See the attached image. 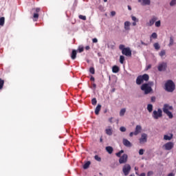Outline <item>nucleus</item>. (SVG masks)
<instances>
[{"mask_svg": "<svg viewBox=\"0 0 176 176\" xmlns=\"http://www.w3.org/2000/svg\"><path fill=\"white\" fill-rule=\"evenodd\" d=\"M162 148H164L165 151H171V149L174 148V143L173 142H168L163 145Z\"/></svg>", "mask_w": 176, "mask_h": 176, "instance_id": "nucleus-9", "label": "nucleus"}, {"mask_svg": "<svg viewBox=\"0 0 176 176\" xmlns=\"http://www.w3.org/2000/svg\"><path fill=\"white\" fill-rule=\"evenodd\" d=\"M166 91H168V93H173L174 89H166Z\"/></svg>", "mask_w": 176, "mask_h": 176, "instance_id": "nucleus-45", "label": "nucleus"}, {"mask_svg": "<svg viewBox=\"0 0 176 176\" xmlns=\"http://www.w3.org/2000/svg\"><path fill=\"white\" fill-rule=\"evenodd\" d=\"M33 10H35L36 12L33 14V19H34V21H37L38 19H39V13L41 12V8H36V9L34 8Z\"/></svg>", "mask_w": 176, "mask_h": 176, "instance_id": "nucleus-11", "label": "nucleus"}, {"mask_svg": "<svg viewBox=\"0 0 176 176\" xmlns=\"http://www.w3.org/2000/svg\"><path fill=\"white\" fill-rule=\"evenodd\" d=\"M130 21H125L124 22V30H126V31H129L130 30Z\"/></svg>", "mask_w": 176, "mask_h": 176, "instance_id": "nucleus-19", "label": "nucleus"}, {"mask_svg": "<svg viewBox=\"0 0 176 176\" xmlns=\"http://www.w3.org/2000/svg\"><path fill=\"white\" fill-rule=\"evenodd\" d=\"M174 107L173 106L168 104H164V107L162 108V111L164 113L167 115L169 119H173L174 118V116L173 115V113L170 111H173Z\"/></svg>", "mask_w": 176, "mask_h": 176, "instance_id": "nucleus-1", "label": "nucleus"}, {"mask_svg": "<svg viewBox=\"0 0 176 176\" xmlns=\"http://www.w3.org/2000/svg\"><path fill=\"white\" fill-rule=\"evenodd\" d=\"M89 72L92 75H94V74L96 73V70L94 69V67H90L89 68Z\"/></svg>", "mask_w": 176, "mask_h": 176, "instance_id": "nucleus-35", "label": "nucleus"}, {"mask_svg": "<svg viewBox=\"0 0 176 176\" xmlns=\"http://www.w3.org/2000/svg\"><path fill=\"white\" fill-rule=\"evenodd\" d=\"M120 69H119V67H118L117 65H114L112 67V72H113V74H118V72H119Z\"/></svg>", "mask_w": 176, "mask_h": 176, "instance_id": "nucleus-20", "label": "nucleus"}, {"mask_svg": "<svg viewBox=\"0 0 176 176\" xmlns=\"http://www.w3.org/2000/svg\"><path fill=\"white\" fill-rule=\"evenodd\" d=\"M170 6H174V5H176V0H172L170 3Z\"/></svg>", "mask_w": 176, "mask_h": 176, "instance_id": "nucleus-42", "label": "nucleus"}, {"mask_svg": "<svg viewBox=\"0 0 176 176\" xmlns=\"http://www.w3.org/2000/svg\"><path fill=\"white\" fill-rule=\"evenodd\" d=\"M151 68H152V65H147V67H146V69H147V70H148V69H151Z\"/></svg>", "mask_w": 176, "mask_h": 176, "instance_id": "nucleus-52", "label": "nucleus"}, {"mask_svg": "<svg viewBox=\"0 0 176 176\" xmlns=\"http://www.w3.org/2000/svg\"><path fill=\"white\" fill-rule=\"evenodd\" d=\"M116 12L115 11H111V17H113V16H116Z\"/></svg>", "mask_w": 176, "mask_h": 176, "instance_id": "nucleus-47", "label": "nucleus"}, {"mask_svg": "<svg viewBox=\"0 0 176 176\" xmlns=\"http://www.w3.org/2000/svg\"><path fill=\"white\" fill-rule=\"evenodd\" d=\"M112 91V93H113V91H115V89H112V91Z\"/></svg>", "mask_w": 176, "mask_h": 176, "instance_id": "nucleus-61", "label": "nucleus"}, {"mask_svg": "<svg viewBox=\"0 0 176 176\" xmlns=\"http://www.w3.org/2000/svg\"><path fill=\"white\" fill-rule=\"evenodd\" d=\"M141 131H142V127H141L140 125H137L135 126V131H134L135 135H138V134H140Z\"/></svg>", "mask_w": 176, "mask_h": 176, "instance_id": "nucleus-14", "label": "nucleus"}, {"mask_svg": "<svg viewBox=\"0 0 176 176\" xmlns=\"http://www.w3.org/2000/svg\"><path fill=\"white\" fill-rule=\"evenodd\" d=\"M142 93L144 94H151V93H153V89H142Z\"/></svg>", "mask_w": 176, "mask_h": 176, "instance_id": "nucleus-18", "label": "nucleus"}, {"mask_svg": "<svg viewBox=\"0 0 176 176\" xmlns=\"http://www.w3.org/2000/svg\"><path fill=\"white\" fill-rule=\"evenodd\" d=\"M129 10H131V7L130 6H128Z\"/></svg>", "mask_w": 176, "mask_h": 176, "instance_id": "nucleus-57", "label": "nucleus"}, {"mask_svg": "<svg viewBox=\"0 0 176 176\" xmlns=\"http://www.w3.org/2000/svg\"><path fill=\"white\" fill-rule=\"evenodd\" d=\"M165 89H175V83L172 80H168L165 83Z\"/></svg>", "mask_w": 176, "mask_h": 176, "instance_id": "nucleus-6", "label": "nucleus"}, {"mask_svg": "<svg viewBox=\"0 0 176 176\" xmlns=\"http://www.w3.org/2000/svg\"><path fill=\"white\" fill-rule=\"evenodd\" d=\"M130 171H131V166L129 164H126L122 167V172L124 173V175H129L130 174Z\"/></svg>", "mask_w": 176, "mask_h": 176, "instance_id": "nucleus-5", "label": "nucleus"}, {"mask_svg": "<svg viewBox=\"0 0 176 176\" xmlns=\"http://www.w3.org/2000/svg\"><path fill=\"white\" fill-rule=\"evenodd\" d=\"M135 170H137V168H135Z\"/></svg>", "mask_w": 176, "mask_h": 176, "instance_id": "nucleus-64", "label": "nucleus"}, {"mask_svg": "<svg viewBox=\"0 0 176 176\" xmlns=\"http://www.w3.org/2000/svg\"><path fill=\"white\" fill-rule=\"evenodd\" d=\"M157 69L160 72H162L163 71H166L167 69V63L162 62L161 63H159Z\"/></svg>", "mask_w": 176, "mask_h": 176, "instance_id": "nucleus-8", "label": "nucleus"}, {"mask_svg": "<svg viewBox=\"0 0 176 176\" xmlns=\"http://www.w3.org/2000/svg\"><path fill=\"white\" fill-rule=\"evenodd\" d=\"M144 152H145V150L144 148H141L139 150V155H144Z\"/></svg>", "mask_w": 176, "mask_h": 176, "instance_id": "nucleus-38", "label": "nucleus"}, {"mask_svg": "<svg viewBox=\"0 0 176 176\" xmlns=\"http://www.w3.org/2000/svg\"><path fill=\"white\" fill-rule=\"evenodd\" d=\"M109 122H112V118H110V119H109Z\"/></svg>", "mask_w": 176, "mask_h": 176, "instance_id": "nucleus-60", "label": "nucleus"}, {"mask_svg": "<svg viewBox=\"0 0 176 176\" xmlns=\"http://www.w3.org/2000/svg\"><path fill=\"white\" fill-rule=\"evenodd\" d=\"M173 137H174V135H173V133H169L168 135H164V140L165 141H171V140H173Z\"/></svg>", "mask_w": 176, "mask_h": 176, "instance_id": "nucleus-15", "label": "nucleus"}, {"mask_svg": "<svg viewBox=\"0 0 176 176\" xmlns=\"http://www.w3.org/2000/svg\"><path fill=\"white\" fill-rule=\"evenodd\" d=\"M144 80L145 82H148V80H149V75L145 74L138 76L136 78V84L142 85V83H144Z\"/></svg>", "mask_w": 176, "mask_h": 176, "instance_id": "nucleus-2", "label": "nucleus"}, {"mask_svg": "<svg viewBox=\"0 0 176 176\" xmlns=\"http://www.w3.org/2000/svg\"><path fill=\"white\" fill-rule=\"evenodd\" d=\"M105 133L106 134H107V135H112V129L111 128L107 129L105 130Z\"/></svg>", "mask_w": 176, "mask_h": 176, "instance_id": "nucleus-25", "label": "nucleus"}, {"mask_svg": "<svg viewBox=\"0 0 176 176\" xmlns=\"http://www.w3.org/2000/svg\"><path fill=\"white\" fill-rule=\"evenodd\" d=\"M131 19H132L133 21H137V23H138V19H137V17H135V16H131Z\"/></svg>", "mask_w": 176, "mask_h": 176, "instance_id": "nucleus-46", "label": "nucleus"}, {"mask_svg": "<svg viewBox=\"0 0 176 176\" xmlns=\"http://www.w3.org/2000/svg\"><path fill=\"white\" fill-rule=\"evenodd\" d=\"M106 151L109 153V155L112 154V152H113V148L112 146H109L106 147Z\"/></svg>", "mask_w": 176, "mask_h": 176, "instance_id": "nucleus-21", "label": "nucleus"}, {"mask_svg": "<svg viewBox=\"0 0 176 176\" xmlns=\"http://www.w3.org/2000/svg\"><path fill=\"white\" fill-rule=\"evenodd\" d=\"M72 60H75L76 58V50H73L71 55Z\"/></svg>", "mask_w": 176, "mask_h": 176, "instance_id": "nucleus-23", "label": "nucleus"}, {"mask_svg": "<svg viewBox=\"0 0 176 176\" xmlns=\"http://www.w3.org/2000/svg\"><path fill=\"white\" fill-rule=\"evenodd\" d=\"M153 46H154L155 50H159L160 49V45H159L158 43H155L153 44Z\"/></svg>", "mask_w": 176, "mask_h": 176, "instance_id": "nucleus-28", "label": "nucleus"}, {"mask_svg": "<svg viewBox=\"0 0 176 176\" xmlns=\"http://www.w3.org/2000/svg\"><path fill=\"white\" fill-rule=\"evenodd\" d=\"M91 79H92L93 80H94V78H91Z\"/></svg>", "mask_w": 176, "mask_h": 176, "instance_id": "nucleus-62", "label": "nucleus"}, {"mask_svg": "<svg viewBox=\"0 0 176 176\" xmlns=\"http://www.w3.org/2000/svg\"><path fill=\"white\" fill-rule=\"evenodd\" d=\"M148 142V135L146 133H142L139 142L141 145Z\"/></svg>", "mask_w": 176, "mask_h": 176, "instance_id": "nucleus-7", "label": "nucleus"}, {"mask_svg": "<svg viewBox=\"0 0 176 176\" xmlns=\"http://www.w3.org/2000/svg\"><path fill=\"white\" fill-rule=\"evenodd\" d=\"M5 24V17L2 16L0 18V25Z\"/></svg>", "mask_w": 176, "mask_h": 176, "instance_id": "nucleus-30", "label": "nucleus"}, {"mask_svg": "<svg viewBox=\"0 0 176 176\" xmlns=\"http://www.w3.org/2000/svg\"><path fill=\"white\" fill-rule=\"evenodd\" d=\"M122 144L124 145V146H126L127 148H131L133 146V144L129 140L127 139H123L122 140Z\"/></svg>", "mask_w": 176, "mask_h": 176, "instance_id": "nucleus-13", "label": "nucleus"}, {"mask_svg": "<svg viewBox=\"0 0 176 176\" xmlns=\"http://www.w3.org/2000/svg\"><path fill=\"white\" fill-rule=\"evenodd\" d=\"M160 25H161V22H160V21H157V22H155V27H160Z\"/></svg>", "mask_w": 176, "mask_h": 176, "instance_id": "nucleus-44", "label": "nucleus"}, {"mask_svg": "<svg viewBox=\"0 0 176 176\" xmlns=\"http://www.w3.org/2000/svg\"><path fill=\"white\" fill-rule=\"evenodd\" d=\"M122 153H124V151H120L118 153H116V156H117V157H122Z\"/></svg>", "mask_w": 176, "mask_h": 176, "instance_id": "nucleus-27", "label": "nucleus"}, {"mask_svg": "<svg viewBox=\"0 0 176 176\" xmlns=\"http://www.w3.org/2000/svg\"><path fill=\"white\" fill-rule=\"evenodd\" d=\"M173 45H174V38H173V37H170L168 46H173Z\"/></svg>", "mask_w": 176, "mask_h": 176, "instance_id": "nucleus-32", "label": "nucleus"}, {"mask_svg": "<svg viewBox=\"0 0 176 176\" xmlns=\"http://www.w3.org/2000/svg\"><path fill=\"white\" fill-rule=\"evenodd\" d=\"M119 49L122 51L124 56L131 57V50H130V47H124V45H120Z\"/></svg>", "mask_w": 176, "mask_h": 176, "instance_id": "nucleus-3", "label": "nucleus"}, {"mask_svg": "<svg viewBox=\"0 0 176 176\" xmlns=\"http://www.w3.org/2000/svg\"><path fill=\"white\" fill-rule=\"evenodd\" d=\"M94 159L95 160H97V162H101V157H100L98 155H95Z\"/></svg>", "mask_w": 176, "mask_h": 176, "instance_id": "nucleus-40", "label": "nucleus"}, {"mask_svg": "<svg viewBox=\"0 0 176 176\" xmlns=\"http://www.w3.org/2000/svg\"><path fill=\"white\" fill-rule=\"evenodd\" d=\"M83 50H85V48H83V47H82V46L78 47L79 53H82V52H83Z\"/></svg>", "mask_w": 176, "mask_h": 176, "instance_id": "nucleus-41", "label": "nucleus"}, {"mask_svg": "<svg viewBox=\"0 0 176 176\" xmlns=\"http://www.w3.org/2000/svg\"><path fill=\"white\" fill-rule=\"evenodd\" d=\"M4 84H5V80H2V78H0V89L3 88Z\"/></svg>", "mask_w": 176, "mask_h": 176, "instance_id": "nucleus-33", "label": "nucleus"}, {"mask_svg": "<svg viewBox=\"0 0 176 176\" xmlns=\"http://www.w3.org/2000/svg\"><path fill=\"white\" fill-rule=\"evenodd\" d=\"M141 44L144 45V46H148V44L144 43V41H141Z\"/></svg>", "mask_w": 176, "mask_h": 176, "instance_id": "nucleus-53", "label": "nucleus"}, {"mask_svg": "<svg viewBox=\"0 0 176 176\" xmlns=\"http://www.w3.org/2000/svg\"><path fill=\"white\" fill-rule=\"evenodd\" d=\"M160 57H163L164 56H166V50H162L160 52Z\"/></svg>", "mask_w": 176, "mask_h": 176, "instance_id": "nucleus-34", "label": "nucleus"}, {"mask_svg": "<svg viewBox=\"0 0 176 176\" xmlns=\"http://www.w3.org/2000/svg\"><path fill=\"white\" fill-rule=\"evenodd\" d=\"M168 176H174V173H169Z\"/></svg>", "mask_w": 176, "mask_h": 176, "instance_id": "nucleus-56", "label": "nucleus"}, {"mask_svg": "<svg viewBox=\"0 0 176 176\" xmlns=\"http://www.w3.org/2000/svg\"><path fill=\"white\" fill-rule=\"evenodd\" d=\"M153 175V171H148L147 173V176H151Z\"/></svg>", "mask_w": 176, "mask_h": 176, "instance_id": "nucleus-48", "label": "nucleus"}, {"mask_svg": "<svg viewBox=\"0 0 176 176\" xmlns=\"http://www.w3.org/2000/svg\"><path fill=\"white\" fill-rule=\"evenodd\" d=\"M155 100H156V98H155V96L151 97L152 102H155Z\"/></svg>", "mask_w": 176, "mask_h": 176, "instance_id": "nucleus-50", "label": "nucleus"}, {"mask_svg": "<svg viewBox=\"0 0 176 176\" xmlns=\"http://www.w3.org/2000/svg\"><path fill=\"white\" fill-rule=\"evenodd\" d=\"M152 116L153 119L157 120V119H160V118H162V116H163V111H162V109H158L157 111L154 110Z\"/></svg>", "mask_w": 176, "mask_h": 176, "instance_id": "nucleus-4", "label": "nucleus"}, {"mask_svg": "<svg viewBox=\"0 0 176 176\" xmlns=\"http://www.w3.org/2000/svg\"><path fill=\"white\" fill-rule=\"evenodd\" d=\"M157 39V34H156V32H154L151 34V39Z\"/></svg>", "mask_w": 176, "mask_h": 176, "instance_id": "nucleus-31", "label": "nucleus"}, {"mask_svg": "<svg viewBox=\"0 0 176 176\" xmlns=\"http://www.w3.org/2000/svg\"><path fill=\"white\" fill-rule=\"evenodd\" d=\"M91 104H92V105H96L97 104V99L96 98H94L91 100Z\"/></svg>", "mask_w": 176, "mask_h": 176, "instance_id": "nucleus-37", "label": "nucleus"}, {"mask_svg": "<svg viewBox=\"0 0 176 176\" xmlns=\"http://www.w3.org/2000/svg\"><path fill=\"white\" fill-rule=\"evenodd\" d=\"M147 111L151 113L153 111V105L151 104H148L147 105Z\"/></svg>", "mask_w": 176, "mask_h": 176, "instance_id": "nucleus-24", "label": "nucleus"}, {"mask_svg": "<svg viewBox=\"0 0 176 176\" xmlns=\"http://www.w3.org/2000/svg\"><path fill=\"white\" fill-rule=\"evenodd\" d=\"M100 111H101V104H98L95 109L96 115H98L100 113Z\"/></svg>", "mask_w": 176, "mask_h": 176, "instance_id": "nucleus-22", "label": "nucleus"}, {"mask_svg": "<svg viewBox=\"0 0 176 176\" xmlns=\"http://www.w3.org/2000/svg\"><path fill=\"white\" fill-rule=\"evenodd\" d=\"M100 142H102V138H100Z\"/></svg>", "mask_w": 176, "mask_h": 176, "instance_id": "nucleus-58", "label": "nucleus"}, {"mask_svg": "<svg viewBox=\"0 0 176 176\" xmlns=\"http://www.w3.org/2000/svg\"><path fill=\"white\" fill-rule=\"evenodd\" d=\"M142 6H145L146 5H151V0H138Z\"/></svg>", "mask_w": 176, "mask_h": 176, "instance_id": "nucleus-16", "label": "nucleus"}, {"mask_svg": "<svg viewBox=\"0 0 176 176\" xmlns=\"http://www.w3.org/2000/svg\"><path fill=\"white\" fill-rule=\"evenodd\" d=\"M79 19H80V20H86V16H83V15H79L78 16Z\"/></svg>", "mask_w": 176, "mask_h": 176, "instance_id": "nucleus-43", "label": "nucleus"}, {"mask_svg": "<svg viewBox=\"0 0 176 176\" xmlns=\"http://www.w3.org/2000/svg\"><path fill=\"white\" fill-rule=\"evenodd\" d=\"M120 64H124V57L123 56H120Z\"/></svg>", "mask_w": 176, "mask_h": 176, "instance_id": "nucleus-36", "label": "nucleus"}, {"mask_svg": "<svg viewBox=\"0 0 176 176\" xmlns=\"http://www.w3.org/2000/svg\"><path fill=\"white\" fill-rule=\"evenodd\" d=\"M90 164H91L90 161L87 162L83 165V168H84L85 170H87V168L88 167H90Z\"/></svg>", "mask_w": 176, "mask_h": 176, "instance_id": "nucleus-26", "label": "nucleus"}, {"mask_svg": "<svg viewBox=\"0 0 176 176\" xmlns=\"http://www.w3.org/2000/svg\"><path fill=\"white\" fill-rule=\"evenodd\" d=\"M129 176H135V175H129Z\"/></svg>", "mask_w": 176, "mask_h": 176, "instance_id": "nucleus-63", "label": "nucleus"}, {"mask_svg": "<svg viewBox=\"0 0 176 176\" xmlns=\"http://www.w3.org/2000/svg\"><path fill=\"white\" fill-rule=\"evenodd\" d=\"M124 113H126V109H122L120 111V116H124Z\"/></svg>", "mask_w": 176, "mask_h": 176, "instance_id": "nucleus-29", "label": "nucleus"}, {"mask_svg": "<svg viewBox=\"0 0 176 176\" xmlns=\"http://www.w3.org/2000/svg\"><path fill=\"white\" fill-rule=\"evenodd\" d=\"M132 25H133V27H135V25H137V22H133Z\"/></svg>", "mask_w": 176, "mask_h": 176, "instance_id": "nucleus-55", "label": "nucleus"}, {"mask_svg": "<svg viewBox=\"0 0 176 176\" xmlns=\"http://www.w3.org/2000/svg\"><path fill=\"white\" fill-rule=\"evenodd\" d=\"M156 20H157V18L156 16H153L150 21L149 23H147V25H148V27H152V25H153V24H155V22L156 21Z\"/></svg>", "mask_w": 176, "mask_h": 176, "instance_id": "nucleus-17", "label": "nucleus"}, {"mask_svg": "<svg viewBox=\"0 0 176 176\" xmlns=\"http://www.w3.org/2000/svg\"><path fill=\"white\" fill-rule=\"evenodd\" d=\"M85 50H90V46L87 45V46L85 47Z\"/></svg>", "mask_w": 176, "mask_h": 176, "instance_id": "nucleus-54", "label": "nucleus"}, {"mask_svg": "<svg viewBox=\"0 0 176 176\" xmlns=\"http://www.w3.org/2000/svg\"><path fill=\"white\" fill-rule=\"evenodd\" d=\"M104 2H108V0H103Z\"/></svg>", "mask_w": 176, "mask_h": 176, "instance_id": "nucleus-59", "label": "nucleus"}, {"mask_svg": "<svg viewBox=\"0 0 176 176\" xmlns=\"http://www.w3.org/2000/svg\"><path fill=\"white\" fill-rule=\"evenodd\" d=\"M92 42L94 43H97V42H98V40L97 38H93Z\"/></svg>", "mask_w": 176, "mask_h": 176, "instance_id": "nucleus-49", "label": "nucleus"}, {"mask_svg": "<svg viewBox=\"0 0 176 176\" xmlns=\"http://www.w3.org/2000/svg\"><path fill=\"white\" fill-rule=\"evenodd\" d=\"M133 135H135V132H131V133H129V137H133Z\"/></svg>", "mask_w": 176, "mask_h": 176, "instance_id": "nucleus-51", "label": "nucleus"}, {"mask_svg": "<svg viewBox=\"0 0 176 176\" xmlns=\"http://www.w3.org/2000/svg\"><path fill=\"white\" fill-rule=\"evenodd\" d=\"M128 159H129V156L127 155V154H123L121 157H120V159H119L120 164H125V163H127Z\"/></svg>", "mask_w": 176, "mask_h": 176, "instance_id": "nucleus-10", "label": "nucleus"}, {"mask_svg": "<svg viewBox=\"0 0 176 176\" xmlns=\"http://www.w3.org/2000/svg\"><path fill=\"white\" fill-rule=\"evenodd\" d=\"M126 127H124V126H121L120 128V131H121L122 133H124L125 131H126Z\"/></svg>", "mask_w": 176, "mask_h": 176, "instance_id": "nucleus-39", "label": "nucleus"}, {"mask_svg": "<svg viewBox=\"0 0 176 176\" xmlns=\"http://www.w3.org/2000/svg\"><path fill=\"white\" fill-rule=\"evenodd\" d=\"M152 86H153V82H148V83L143 84L141 89H152Z\"/></svg>", "mask_w": 176, "mask_h": 176, "instance_id": "nucleus-12", "label": "nucleus"}]
</instances>
